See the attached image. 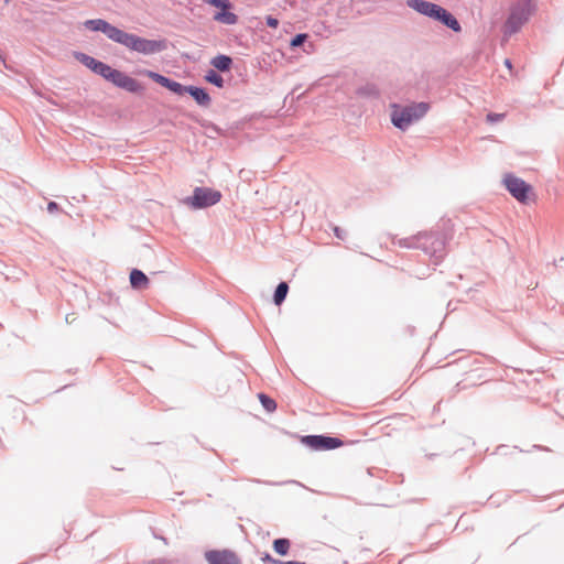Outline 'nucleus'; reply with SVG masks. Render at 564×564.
I'll list each match as a JSON object with an SVG mask.
<instances>
[{
  "label": "nucleus",
  "instance_id": "nucleus-19",
  "mask_svg": "<svg viewBox=\"0 0 564 564\" xmlns=\"http://www.w3.org/2000/svg\"><path fill=\"white\" fill-rule=\"evenodd\" d=\"M259 401L263 409L268 412H273L276 409V402L268 394L261 392L258 394Z\"/></svg>",
  "mask_w": 564,
  "mask_h": 564
},
{
  "label": "nucleus",
  "instance_id": "nucleus-7",
  "mask_svg": "<svg viewBox=\"0 0 564 564\" xmlns=\"http://www.w3.org/2000/svg\"><path fill=\"white\" fill-rule=\"evenodd\" d=\"M223 195L212 187L197 186L193 194L184 199V204L193 209H204L220 202Z\"/></svg>",
  "mask_w": 564,
  "mask_h": 564
},
{
  "label": "nucleus",
  "instance_id": "nucleus-13",
  "mask_svg": "<svg viewBox=\"0 0 564 564\" xmlns=\"http://www.w3.org/2000/svg\"><path fill=\"white\" fill-rule=\"evenodd\" d=\"M234 61L231 56L218 54L210 59V65L219 73H228L232 67Z\"/></svg>",
  "mask_w": 564,
  "mask_h": 564
},
{
  "label": "nucleus",
  "instance_id": "nucleus-8",
  "mask_svg": "<svg viewBox=\"0 0 564 564\" xmlns=\"http://www.w3.org/2000/svg\"><path fill=\"white\" fill-rule=\"evenodd\" d=\"M301 442L313 451H332L344 445L339 437L327 434L305 435Z\"/></svg>",
  "mask_w": 564,
  "mask_h": 564
},
{
  "label": "nucleus",
  "instance_id": "nucleus-24",
  "mask_svg": "<svg viewBox=\"0 0 564 564\" xmlns=\"http://www.w3.org/2000/svg\"><path fill=\"white\" fill-rule=\"evenodd\" d=\"M364 91L368 96L376 97V98L379 97V91L375 86H367L366 88H364Z\"/></svg>",
  "mask_w": 564,
  "mask_h": 564
},
{
  "label": "nucleus",
  "instance_id": "nucleus-21",
  "mask_svg": "<svg viewBox=\"0 0 564 564\" xmlns=\"http://www.w3.org/2000/svg\"><path fill=\"white\" fill-rule=\"evenodd\" d=\"M206 3L217 9H234V4L229 0H207Z\"/></svg>",
  "mask_w": 564,
  "mask_h": 564
},
{
  "label": "nucleus",
  "instance_id": "nucleus-25",
  "mask_svg": "<svg viewBox=\"0 0 564 564\" xmlns=\"http://www.w3.org/2000/svg\"><path fill=\"white\" fill-rule=\"evenodd\" d=\"M59 210H61V207H59V205L56 202H54V200L48 202V204H47V212L50 214H53V213H56V212H59Z\"/></svg>",
  "mask_w": 564,
  "mask_h": 564
},
{
  "label": "nucleus",
  "instance_id": "nucleus-9",
  "mask_svg": "<svg viewBox=\"0 0 564 564\" xmlns=\"http://www.w3.org/2000/svg\"><path fill=\"white\" fill-rule=\"evenodd\" d=\"M503 184L507 191L520 203H525L532 186L522 178L509 173L503 177Z\"/></svg>",
  "mask_w": 564,
  "mask_h": 564
},
{
  "label": "nucleus",
  "instance_id": "nucleus-28",
  "mask_svg": "<svg viewBox=\"0 0 564 564\" xmlns=\"http://www.w3.org/2000/svg\"><path fill=\"white\" fill-rule=\"evenodd\" d=\"M274 564H296V561H286V562H283V561H278V562H274Z\"/></svg>",
  "mask_w": 564,
  "mask_h": 564
},
{
  "label": "nucleus",
  "instance_id": "nucleus-22",
  "mask_svg": "<svg viewBox=\"0 0 564 564\" xmlns=\"http://www.w3.org/2000/svg\"><path fill=\"white\" fill-rule=\"evenodd\" d=\"M506 117L505 113H498V112H489L487 115V121L490 123H497L503 120Z\"/></svg>",
  "mask_w": 564,
  "mask_h": 564
},
{
  "label": "nucleus",
  "instance_id": "nucleus-6",
  "mask_svg": "<svg viewBox=\"0 0 564 564\" xmlns=\"http://www.w3.org/2000/svg\"><path fill=\"white\" fill-rule=\"evenodd\" d=\"M536 3L538 0H519L514 3L505 22V34L512 35L518 33L536 11Z\"/></svg>",
  "mask_w": 564,
  "mask_h": 564
},
{
  "label": "nucleus",
  "instance_id": "nucleus-18",
  "mask_svg": "<svg viewBox=\"0 0 564 564\" xmlns=\"http://www.w3.org/2000/svg\"><path fill=\"white\" fill-rule=\"evenodd\" d=\"M204 79L217 88H224L225 86L223 76L219 74V72L212 68L205 73Z\"/></svg>",
  "mask_w": 564,
  "mask_h": 564
},
{
  "label": "nucleus",
  "instance_id": "nucleus-5",
  "mask_svg": "<svg viewBox=\"0 0 564 564\" xmlns=\"http://www.w3.org/2000/svg\"><path fill=\"white\" fill-rule=\"evenodd\" d=\"M431 105L426 101L413 102L408 106L398 104L391 105V122L401 131H405L412 123L422 119L430 110Z\"/></svg>",
  "mask_w": 564,
  "mask_h": 564
},
{
  "label": "nucleus",
  "instance_id": "nucleus-23",
  "mask_svg": "<svg viewBox=\"0 0 564 564\" xmlns=\"http://www.w3.org/2000/svg\"><path fill=\"white\" fill-rule=\"evenodd\" d=\"M265 25L271 29H276L279 26V20L272 15H267Z\"/></svg>",
  "mask_w": 564,
  "mask_h": 564
},
{
  "label": "nucleus",
  "instance_id": "nucleus-32",
  "mask_svg": "<svg viewBox=\"0 0 564 564\" xmlns=\"http://www.w3.org/2000/svg\"><path fill=\"white\" fill-rule=\"evenodd\" d=\"M296 564H306L305 562L296 561Z\"/></svg>",
  "mask_w": 564,
  "mask_h": 564
},
{
  "label": "nucleus",
  "instance_id": "nucleus-26",
  "mask_svg": "<svg viewBox=\"0 0 564 564\" xmlns=\"http://www.w3.org/2000/svg\"><path fill=\"white\" fill-rule=\"evenodd\" d=\"M334 235L338 238V239H345L346 237V231L344 229H341L340 227H334Z\"/></svg>",
  "mask_w": 564,
  "mask_h": 564
},
{
  "label": "nucleus",
  "instance_id": "nucleus-4",
  "mask_svg": "<svg viewBox=\"0 0 564 564\" xmlns=\"http://www.w3.org/2000/svg\"><path fill=\"white\" fill-rule=\"evenodd\" d=\"M405 4L415 12L442 23L455 33L462 31V25L456 17L437 3L427 0H406Z\"/></svg>",
  "mask_w": 564,
  "mask_h": 564
},
{
  "label": "nucleus",
  "instance_id": "nucleus-14",
  "mask_svg": "<svg viewBox=\"0 0 564 564\" xmlns=\"http://www.w3.org/2000/svg\"><path fill=\"white\" fill-rule=\"evenodd\" d=\"M129 279L131 288L134 290H143L150 283V280L147 276V274L140 269L135 268L131 270Z\"/></svg>",
  "mask_w": 564,
  "mask_h": 564
},
{
  "label": "nucleus",
  "instance_id": "nucleus-2",
  "mask_svg": "<svg viewBox=\"0 0 564 564\" xmlns=\"http://www.w3.org/2000/svg\"><path fill=\"white\" fill-rule=\"evenodd\" d=\"M74 58L90 69L96 75H99L105 80L111 83L116 87L123 89L130 94H142L144 87L135 78L127 75L126 73L112 68L110 65L86 54L83 52H74Z\"/></svg>",
  "mask_w": 564,
  "mask_h": 564
},
{
  "label": "nucleus",
  "instance_id": "nucleus-31",
  "mask_svg": "<svg viewBox=\"0 0 564 564\" xmlns=\"http://www.w3.org/2000/svg\"><path fill=\"white\" fill-rule=\"evenodd\" d=\"M158 538H159V539H161L163 542H165V543H166V539H165V538H163V536H158Z\"/></svg>",
  "mask_w": 564,
  "mask_h": 564
},
{
  "label": "nucleus",
  "instance_id": "nucleus-11",
  "mask_svg": "<svg viewBox=\"0 0 564 564\" xmlns=\"http://www.w3.org/2000/svg\"><path fill=\"white\" fill-rule=\"evenodd\" d=\"M205 560L208 564H242L238 554L230 549L206 551Z\"/></svg>",
  "mask_w": 564,
  "mask_h": 564
},
{
  "label": "nucleus",
  "instance_id": "nucleus-20",
  "mask_svg": "<svg viewBox=\"0 0 564 564\" xmlns=\"http://www.w3.org/2000/svg\"><path fill=\"white\" fill-rule=\"evenodd\" d=\"M308 37H310V35L307 33L295 34L290 41V47L292 50H296L299 47L304 46V44L307 42Z\"/></svg>",
  "mask_w": 564,
  "mask_h": 564
},
{
  "label": "nucleus",
  "instance_id": "nucleus-12",
  "mask_svg": "<svg viewBox=\"0 0 564 564\" xmlns=\"http://www.w3.org/2000/svg\"><path fill=\"white\" fill-rule=\"evenodd\" d=\"M188 95L200 107H208L212 102L208 90L200 86L188 85Z\"/></svg>",
  "mask_w": 564,
  "mask_h": 564
},
{
  "label": "nucleus",
  "instance_id": "nucleus-10",
  "mask_svg": "<svg viewBox=\"0 0 564 564\" xmlns=\"http://www.w3.org/2000/svg\"><path fill=\"white\" fill-rule=\"evenodd\" d=\"M143 74L148 76L150 79H152L154 83L161 85L162 87L169 89L173 94L177 96H183L185 94H188V85H183L167 76H164L160 73H156L154 70H144Z\"/></svg>",
  "mask_w": 564,
  "mask_h": 564
},
{
  "label": "nucleus",
  "instance_id": "nucleus-1",
  "mask_svg": "<svg viewBox=\"0 0 564 564\" xmlns=\"http://www.w3.org/2000/svg\"><path fill=\"white\" fill-rule=\"evenodd\" d=\"M84 26L91 32H101L112 42L143 55H154L161 53L169 46L166 39L150 40L141 37L137 34L128 33L112 25L105 19L86 20L84 22Z\"/></svg>",
  "mask_w": 564,
  "mask_h": 564
},
{
  "label": "nucleus",
  "instance_id": "nucleus-27",
  "mask_svg": "<svg viewBox=\"0 0 564 564\" xmlns=\"http://www.w3.org/2000/svg\"><path fill=\"white\" fill-rule=\"evenodd\" d=\"M261 561L264 563L269 562V563L274 564V562H278L279 560L273 558L269 553H264V555L261 557Z\"/></svg>",
  "mask_w": 564,
  "mask_h": 564
},
{
  "label": "nucleus",
  "instance_id": "nucleus-30",
  "mask_svg": "<svg viewBox=\"0 0 564 564\" xmlns=\"http://www.w3.org/2000/svg\"><path fill=\"white\" fill-rule=\"evenodd\" d=\"M213 129L216 131V132H219L220 129L217 127V126H213Z\"/></svg>",
  "mask_w": 564,
  "mask_h": 564
},
{
  "label": "nucleus",
  "instance_id": "nucleus-29",
  "mask_svg": "<svg viewBox=\"0 0 564 564\" xmlns=\"http://www.w3.org/2000/svg\"><path fill=\"white\" fill-rule=\"evenodd\" d=\"M505 65L510 68L511 67V61L507 58L505 61Z\"/></svg>",
  "mask_w": 564,
  "mask_h": 564
},
{
  "label": "nucleus",
  "instance_id": "nucleus-33",
  "mask_svg": "<svg viewBox=\"0 0 564 564\" xmlns=\"http://www.w3.org/2000/svg\"><path fill=\"white\" fill-rule=\"evenodd\" d=\"M6 2H9L10 0H4Z\"/></svg>",
  "mask_w": 564,
  "mask_h": 564
},
{
  "label": "nucleus",
  "instance_id": "nucleus-16",
  "mask_svg": "<svg viewBox=\"0 0 564 564\" xmlns=\"http://www.w3.org/2000/svg\"><path fill=\"white\" fill-rule=\"evenodd\" d=\"M289 293V284L285 281L280 282L273 293L272 301L276 306H280L286 299Z\"/></svg>",
  "mask_w": 564,
  "mask_h": 564
},
{
  "label": "nucleus",
  "instance_id": "nucleus-15",
  "mask_svg": "<svg viewBox=\"0 0 564 564\" xmlns=\"http://www.w3.org/2000/svg\"><path fill=\"white\" fill-rule=\"evenodd\" d=\"M214 20L227 25H234L238 22L239 18L232 12V9H219V11L214 14Z\"/></svg>",
  "mask_w": 564,
  "mask_h": 564
},
{
  "label": "nucleus",
  "instance_id": "nucleus-17",
  "mask_svg": "<svg viewBox=\"0 0 564 564\" xmlns=\"http://www.w3.org/2000/svg\"><path fill=\"white\" fill-rule=\"evenodd\" d=\"M272 546L276 554L285 556L289 554L291 541L286 538H278L273 541Z\"/></svg>",
  "mask_w": 564,
  "mask_h": 564
},
{
  "label": "nucleus",
  "instance_id": "nucleus-3",
  "mask_svg": "<svg viewBox=\"0 0 564 564\" xmlns=\"http://www.w3.org/2000/svg\"><path fill=\"white\" fill-rule=\"evenodd\" d=\"M446 235L441 231L420 232L416 236L400 239L399 246L421 249L430 256L433 264L437 265L446 254Z\"/></svg>",
  "mask_w": 564,
  "mask_h": 564
}]
</instances>
